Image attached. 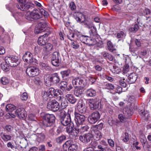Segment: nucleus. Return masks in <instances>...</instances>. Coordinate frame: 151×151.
Masks as SVG:
<instances>
[{
    "label": "nucleus",
    "mask_w": 151,
    "mask_h": 151,
    "mask_svg": "<svg viewBox=\"0 0 151 151\" xmlns=\"http://www.w3.org/2000/svg\"><path fill=\"white\" fill-rule=\"evenodd\" d=\"M42 17V14L37 9H34L31 12H28L25 15V18L26 19L31 21L39 19Z\"/></svg>",
    "instance_id": "nucleus-1"
},
{
    "label": "nucleus",
    "mask_w": 151,
    "mask_h": 151,
    "mask_svg": "<svg viewBox=\"0 0 151 151\" xmlns=\"http://www.w3.org/2000/svg\"><path fill=\"white\" fill-rule=\"evenodd\" d=\"M60 116L61 118L60 122L62 124L65 126L71 125V119L70 114L68 113H66L64 110H62L60 112Z\"/></svg>",
    "instance_id": "nucleus-2"
},
{
    "label": "nucleus",
    "mask_w": 151,
    "mask_h": 151,
    "mask_svg": "<svg viewBox=\"0 0 151 151\" xmlns=\"http://www.w3.org/2000/svg\"><path fill=\"white\" fill-rule=\"evenodd\" d=\"M44 125L46 127H50L55 122V117L53 114H45L43 116Z\"/></svg>",
    "instance_id": "nucleus-3"
},
{
    "label": "nucleus",
    "mask_w": 151,
    "mask_h": 151,
    "mask_svg": "<svg viewBox=\"0 0 151 151\" xmlns=\"http://www.w3.org/2000/svg\"><path fill=\"white\" fill-rule=\"evenodd\" d=\"M88 104L89 108L91 110L101 108V101L99 98L89 99Z\"/></svg>",
    "instance_id": "nucleus-4"
},
{
    "label": "nucleus",
    "mask_w": 151,
    "mask_h": 151,
    "mask_svg": "<svg viewBox=\"0 0 151 151\" xmlns=\"http://www.w3.org/2000/svg\"><path fill=\"white\" fill-rule=\"evenodd\" d=\"M60 78L58 75H53L52 76H46L44 77V81L47 86L51 85L52 83H57L60 81Z\"/></svg>",
    "instance_id": "nucleus-5"
},
{
    "label": "nucleus",
    "mask_w": 151,
    "mask_h": 151,
    "mask_svg": "<svg viewBox=\"0 0 151 151\" xmlns=\"http://www.w3.org/2000/svg\"><path fill=\"white\" fill-rule=\"evenodd\" d=\"M72 83L75 87L84 88L86 85L85 80L79 77L74 78L72 80Z\"/></svg>",
    "instance_id": "nucleus-6"
},
{
    "label": "nucleus",
    "mask_w": 151,
    "mask_h": 151,
    "mask_svg": "<svg viewBox=\"0 0 151 151\" xmlns=\"http://www.w3.org/2000/svg\"><path fill=\"white\" fill-rule=\"evenodd\" d=\"M74 115V120L77 126L79 127L80 125L84 123L86 117L84 115H81L76 112H75Z\"/></svg>",
    "instance_id": "nucleus-7"
},
{
    "label": "nucleus",
    "mask_w": 151,
    "mask_h": 151,
    "mask_svg": "<svg viewBox=\"0 0 151 151\" xmlns=\"http://www.w3.org/2000/svg\"><path fill=\"white\" fill-rule=\"evenodd\" d=\"M19 3L16 6L17 8L22 11H25L29 9L31 7V5L29 3H25L27 0H18Z\"/></svg>",
    "instance_id": "nucleus-8"
},
{
    "label": "nucleus",
    "mask_w": 151,
    "mask_h": 151,
    "mask_svg": "<svg viewBox=\"0 0 151 151\" xmlns=\"http://www.w3.org/2000/svg\"><path fill=\"white\" fill-rule=\"evenodd\" d=\"M85 27L90 29L89 33L91 37L96 36L97 35L96 29L92 22H87L84 23Z\"/></svg>",
    "instance_id": "nucleus-9"
},
{
    "label": "nucleus",
    "mask_w": 151,
    "mask_h": 151,
    "mask_svg": "<svg viewBox=\"0 0 151 151\" xmlns=\"http://www.w3.org/2000/svg\"><path fill=\"white\" fill-rule=\"evenodd\" d=\"M5 59L6 63L11 67L16 66L19 63L17 58L14 56L6 57Z\"/></svg>",
    "instance_id": "nucleus-10"
},
{
    "label": "nucleus",
    "mask_w": 151,
    "mask_h": 151,
    "mask_svg": "<svg viewBox=\"0 0 151 151\" xmlns=\"http://www.w3.org/2000/svg\"><path fill=\"white\" fill-rule=\"evenodd\" d=\"M59 103L55 100H53L48 102L47 104V108L53 111H57L59 109Z\"/></svg>",
    "instance_id": "nucleus-11"
},
{
    "label": "nucleus",
    "mask_w": 151,
    "mask_h": 151,
    "mask_svg": "<svg viewBox=\"0 0 151 151\" xmlns=\"http://www.w3.org/2000/svg\"><path fill=\"white\" fill-rule=\"evenodd\" d=\"M100 115L97 111L93 113L89 116L88 120L91 124H94L100 119Z\"/></svg>",
    "instance_id": "nucleus-12"
},
{
    "label": "nucleus",
    "mask_w": 151,
    "mask_h": 151,
    "mask_svg": "<svg viewBox=\"0 0 151 151\" xmlns=\"http://www.w3.org/2000/svg\"><path fill=\"white\" fill-rule=\"evenodd\" d=\"M61 62L59 58V54L58 52H54L52 55L51 59L52 64L54 66L57 67L59 65Z\"/></svg>",
    "instance_id": "nucleus-13"
},
{
    "label": "nucleus",
    "mask_w": 151,
    "mask_h": 151,
    "mask_svg": "<svg viewBox=\"0 0 151 151\" xmlns=\"http://www.w3.org/2000/svg\"><path fill=\"white\" fill-rule=\"evenodd\" d=\"M26 72L29 76L32 77L37 76L39 74L38 69L34 67H28L26 70Z\"/></svg>",
    "instance_id": "nucleus-14"
},
{
    "label": "nucleus",
    "mask_w": 151,
    "mask_h": 151,
    "mask_svg": "<svg viewBox=\"0 0 151 151\" xmlns=\"http://www.w3.org/2000/svg\"><path fill=\"white\" fill-rule=\"evenodd\" d=\"M23 59L24 62L30 64H32L34 61L32 54L28 51L26 52L23 55Z\"/></svg>",
    "instance_id": "nucleus-15"
},
{
    "label": "nucleus",
    "mask_w": 151,
    "mask_h": 151,
    "mask_svg": "<svg viewBox=\"0 0 151 151\" xmlns=\"http://www.w3.org/2000/svg\"><path fill=\"white\" fill-rule=\"evenodd\" d=\"M49 34L46 33L43 35L40 36L37 40L38 44L40 46H43L45 45L47 42L48 38V36Z\"/></svg>",
    "instance_id": "nucleus-16"
},
{
    "label": "nucleus",
    "mask_w": 151,
    "mask_h": 151,
    "mask_svg": "<svg viewBox=\"0 0 151 151\" xmlns=\"http://www.w3.org/2000/svg\"><path fill=\"white\" fill-rule=\"evenodd\" d=\"M26 112L23 108L17 109L15 111V114L20 119H24L26 116Z\"/></svg>",
    "instance_id": "nucleus-17"
},
{
    "label": "nucleus",
    "mask_w": 151,
    "mask_h": 151,
    "mask_svg": "<svg viewBox=\"0 0 151 151\" xmlns=\"http://www.w3.org/2000/svg\"><path fill=\"white\" fill-rule=\"evenodd\" d=\"M77 109L79 112L82 113H85L86 112V107L82 100H80L78 101Z\"/></svg>",
    "instance_id": "nucleus-18"
},
{
    "label": "nucleus",
    "mask_w": 151,
    "mask_h": 151,
    "mask_svg": "<svg viewBox=\"0 0 151 151\" xmlns=\"http://www.w3.org/2000/svg\"><path fill=\"white\" fill-rule=\"evenodd\" d=\"M79 139L81 142H90L93 141V137L91 134L89 133L84 135L80 136Z\"/></svg>",
    "instance_id": "nucleus-19"
},
{
    "label": "nucleus",
    "mask_w": 151,
    "mask_h": 151,
    "mask_svg": "<svg viewBox=\"0 0 151 151\" xmlns=\"http://www.w3.org/2000/svg\"><path fill=\"white\" fill-rule=\"evenodd\" d=\"M123 115L120 114L119 115L118 118L121 122H122L124 120L129 118L132 115L130 111H125L123 113Z\"/></svg>",
    "instance_id": "nucleus-20"
},
{
    "label": "nucleus",
    "mask_w": 151,
    "mask_h": 151,
    "mask_svg": "<svg viewBox=\"0 0 151 151\" xmlns=\"http://www.w3.org/2000/svg\"><path fill=\"white\" fill-rule=\"evenodd\" d=\"M75 19L77 22H82L84 20V16L81 13H75L74 14Z\"/></svg>",
    "instance_id": "nucleus-21"
},
{
    "label": "nucleus",
    "mask_w": 151,
    "mask_h": 151,
    "mask_svg": "<svg viewBox=\"0 0 151 151\" xmlns=\"http://www.w3.org/2000/svg\"><path fill=\"white\" fill-rule=\"evenodd\" d=\"M50 96V98H52L53 95L55 96H58V90H55L54 88H50L47 91Z\"/></svg>",
    "instance_id": "nucleus-22"
},
{
    "label": "nucleus",
    "mask_w": 151,
    "mask_h": 151,
    "mask_svg": "<svg viewBox=\"0 0 151 151\" xmlns=\"http://www.w3.org/2000/svg\"><path fill=\"white\" fill-rule=\"evenodd\" d=\"M138 77L137 75L135 73H132L128 76L129 81H128L129 83H134L137 80Z\"/></svg>",
    "instance_id": "nucleus-23"
},
{
    "label": "nucleus",
    "mask_w": 151,
    "mask_h": 151,
    "mask_svg": "<svg viewBox=\"0 0 151 151\" xmlns=\"http://www.w3.org/2000/svg\"><path fill=\"white\" fill-rule=\"evenodd\" d=\"M66 98L71 103L74 104L76 101V99L72 94H68L65 96Z\"/></svg>",
    "instance_id": "nucleus-24"
},
{
    "label": "nucleus",
    "mask_w": 151,
    "mask_h": 151,
    "mask_svg": "<svg viewBox=\"0 0 151 151\" xmlns=\"http://www.w3.org/2000/svg\"><path fill=\"white\" fill-rule=\"evenodd\" d=\"M96 90L92 88L88 89L86 91V95L88 97H92L96 95Z\"/></svg>",
    "instance_id": "nucleus-25"
},
{
    "label": "nucleus",
    "mask_w": 151,
    "mask_h": 151,
    "mask_svg": "<svg viewBox=\"0 0 151 151\" xmlns=\"http://www.w3.org/2000/svg\"><path fill=\"white\" fill-rule=\"evenodd\" d=\"M74 90V93L75 95L78 96L80 97L83 94V88L81 87H76Z\"/></svg>",
    "instance_id": "nucleus-26"
},
{
    "label": "nucleus",
    "mask_w": 151,
    "mask_h": 151,
    "mask_svg": "<svg viewBox=\"0 0 151 151\" xmlns=\"http://www.w3.org/2000/svg\"><path fill=\"white\" fill-rule=\"evenodd\" d=\"M44 49H45L44 52H45L46 54H48L52 50L53 46L50 43H47L45 44Z\"/></svg>",
    "instance_id": "nucleus-27"
},
{
    "label": "nucleus",
    "mask_w": 151,
    "mask_h": 151,
    "mask_svg": "<svg viewBox=\"0 0 151 151\" xmlns=\"http://www.w3.org/2000/svg\"><path fill=\"white\" fill-rule=\"evenodd\" d=\"M6 111L7 112H12L16 108V107L11 104H8L6 106Z\"/></svg>",
    "instance_id": "nucleus-28"
},
{
    "label": "nucleus",
    "mask_w": 151,
    "mask_h": 151,
    "mask_svg": "<svg viewBox=\"0 0 151 151\" xmlns=\"http://www.w3.org/2000/svg\"><path fill=\"white\" fill-rule=\"evenodd\" d=\"M142 145L145 151H150L151 147V142H143Z\"/></svg>",
    "instance_id": "nucleus-29"
},
{
    "label": "nucleus",
    "mask_w": 151,
    "mask_h": 151,
    "mask_svg": "<svg viewBox=\"0 0 151 151\" xmlns=\"http://www.w3.org/2000/svg\"><path fill=\"white\" fill-rule=\"evenodd\" d=\"M78 127H75L73 129L72 132L71 133L70 136L72 135L73 137H75L78 135L79 132H80V129L78 128ZM70 137L71 136H70Z\"/></svg>",
    "instance_id": "nucleus-30"
},
{
    "label": "nucleus",
    "mask_w": 151,
    "mask_h": 151,
    "mask_svg": "<svg viewBox=\"0 0 151 151\" xmlns=\"http://www.w3.org/2000/svg\"><path fill=\"white\" fill-rule=\"evenodd\" d=\"M37 142L43 141L45 138L44 134L42 133L37 134Z\"/></svg>",
    "instance_id": "nucleus-31"
},
{
    "label": "nucleus",
    "mask_w": 151,
    "mask_h": 151,
    "mask_svg": "<svg viewBox=\"0 0 151 151\" xmlns=\"http://www.w3.org/2000/svg\"><path fill=\"white\" fill-rule=\"evenodd\" d=\"M9 64L6 63L5 61V63H3L1 64V67L3 70L7 71L9 70Z\"/></svg>",
    "instance_id": "nucleus-32"
},
{
    "label": "nucleus",
    "mask_w": 151,
    "mask_h": 151,
    "mask_svg": "<svg viewBox=\"0 0 151 151\" xmlns=\"http://www.w3.org/2000/svg\"><path fill=\"white\" fill-rule=\"evenodd\" d=\"M78 147V145L76 144L70 145L68 147V151H76Z\"/></svg>",
    "instance_id": "nucleus-33"
},
{
    "label": "nucleus",
    "mask_w": 151,
    "mask_h": 151,
    "mask_svg": "<svg viewBox=\"0 0 151 151\" xmlns=\"http://www.w3.org/2000/svg\"><path fill=\"white\" fill-rule=\"evenodd\" d=\"M68 85L67 83L65 81H61L60 84V88L63 91H65L67 86Z\"/></svg>",
    "instance_id": "nucleus-34"
},
{
    "label": "nucleus",
    "mask_w": 151,
    "mask_h": 151,
    "mask_svg": "<svg viewBox=\"0 0 151 151\" xmlns=\"http://www.w3.org/2000/svg\"><path fill=\"white\" fill-rule=\"evenodd\" d=\"M89 127L88 126L86 125H81V127L80 129V133H82L84 132L87 131Z\"/></svg>",
    "instance_id": "nucleus-35"
},
{
    "label": "nucleus",
    "mask_w": 151,
    "mask_h": 151,
    "mask_svg": "<svg viewBox=\"0 0 151 151\" xmlns=\"http://www.w3.org/2000/svg\"><path fill=\"white\" fill-rule=\"evenodd\" d=\"M70 71L69 70L62 71L60 72V73L62 76L63 77L68 76L70 73Z\"/></svg>",
    "instance_id": "nucleus-36"
},
{
    "label": "nucleus",
    "mask_w": 151,
    "mask_h": 151,
    "mask_svg": "<svg viewBox=\"0 0 151 151\" xmlns=\"http://www.w3.org/2000/svg\"><path fill=\"white\" fill-rule=\"evenodd\" d=\"M139 29V27L137 24H135L134 26L133 27H132L129 28V31L131 32H133L137 31Z\"/></svg>",
    "instance_id": "nucleus-37"
},
{
    "label": "nucleus",
    "mask_w": 151,
    "mask_h": 151,
    "mask_svg": "<svg viewBox=\"0 0 151 151\" xmlns=\"http://www.w3.org/2000/svg\"><path fill=\"white\" fill-rule=\"evenodd\" d=\"M73 124H71V125L68 126L66 129V132L69 134L70 136L71 133L73 129Z\"/></svg>",
    "instance_id": "nucleus-38"
},
{
    "label": "nucleus",
    "mask_w": 151,
    "mask_h": 151,
    "mask_svg": "<svg viewBox=\"0 0 151 151\" xmlns=\"http://www.w3.org/2000/svg\"><path fill=\"white\" fill-rule=\"evenodd\" d=\"M38 25L40 27V29L44 31L45 28L47 26V24L45 22H41L38 24Z\"/></svg>",
    "instance_id": "nucleus-39"
},
{
    "label": "nucleus",
    "mask_w": 151,
    "mask_h": 151,
    "mask_svg": "<svg viewBox=\"0 0 151 151\" xmlns=\"http://www.w3.org/2000/svg\"><path fill=\"white\" fill-rule=\"evenodd\" d=\"M111 70L112 72L114 73H118L120 71L119 67L116 66H113Z\"/></svg>",
    "instance_id": "nucleus-40"
},
{
    "label": "nucleus",
    "mask_w": 151,
    "mask_h": 151,
    "mask_svg": "<svg viewBox=\"0 0 151 151\" xmlns=\"http://www.w3.org/2000/svg\"><path fill=\"white\" fill-rule=\"evenodd\" d=\"M88 37L87 36L82 35L80 37L81 40L83 43L88 42Z\"/></svg>",
    "instance_id": "nucleus-41"
},
{
    "label": "nucleus",
    "mask_w": 151,
    "mask_h": 151,
    "mask_svg": "<svg viewBox=\"0 0 151 151\" xmlns=\"http://www.w3.org/2000/svg\"><path fill=\"white\" fill-rule=\"evenodd\" d=\"M1 83L4 85L7 84L9 83V80L6 77H2L1 79Z\"/></svg>",
    "instance_id": "nucleus-42"
},
{
    "label": "nucleus",
    "mask_w": 151,
    "mask_h": 151,
    "mask_svg": "<svg viewBox=\"0 0 151 151\" xmlns=\"http://www.w3.org/2000/svg\"><path fill=\"white\" fill-rule=\"evenodd\" d=\"M70 45V46L74 49H77L79 47V45L76 42H72Z\"/></svg>",
    "instance_id": "nucleus-43"
},
{
    "label": "nucleus",
    "mask_w": 151,
    "mask_h": 151,
    "mask_svg": "<svg viewBox=\"0 0 151 151\" xmlns=\"http://www.w3.org/2000/svg\"><path fill=\"white\" fill-rule=\"evenodd\" d=\"M27 93L26 92L23 93L20 96V99L22 100L26 101L28 99Z\"/></svg>",
    "instance_id": "nucleus-44"
},
{
    "label": "nucleus",
    "mask_w": 151,
    "mask_h": 151,
    "mask_svg": "<svg viewBox=\"0 0 151 151\" xmlns=\"http://www.w3.org/2000/svg\"><path fill=\"white\" fill-rule=\"evenodd\" d=\"M94 136L98 139L96 140L97 141L99 139L101 138V132L97 130H96V131Z\"/></svg>",
    "instance_id": "nucleus-45"
},
{
    "label": "nucleus",
    "mask_w": 151,
    "mask_h": 151,
    "mask_svg": "<svg viewBox=\"0 0 151 151\" xmlns=\"http://www.w3.org/2000/svg\"><path fill=\"white\" fill-rule=\"evenodd\" d=\"M107 45L108 46V48L109 51L113 52L114 50V47L111 42L109 41L107 42Z\"/></svg>",
    "instance_id": "nucleus-46"
},
{
    "label": "nucleus",
    "mask_w": 151,
    "mask_h": 151,
    "mask_svg": "<svg viewBox=\"0 0 151 151\" xmlns=\"http://www.w3.org/2000/svg\"><path fill=\"white\" fill-rule=\"evenodd\" d=\"M2 138L4 141H8L11 139V137L9 135H8L4 134L2 136Z\"/></svg>",
    "instance_id": "nucleus-47"
},
{
    "label": "nucleus",
    "mask_w": 151,
    "mask_h": 151,
    "mask_svg": "<svg viewBox=\"0 0 151 151\" xmlns=\"http://www.w3.org/2000/svg\"><path fill=\"white\" fill-rule=\"evenodd\" d=\"M42 96L43 99L45 100H46L49 98H50V96L47 91L44 92L42 93Z\"/></svg>",
    "instance_id": "nucleus-48"
},
{
    "label": "nucleus",
    "mask_w": 151,
    "mask_h": 151,
    "mask_svg": "<svg viewBox=\"0 0 151 151\" xmlns=\"http://www.w3.org/2000/svg\"><path fill=\"white\" fill-rule=\"evenodd\" d=\"M65 136L64 135H62L57 138L56 141L57 142H62L65 140Z\"/></svg>",
    "instance_id": "nucleus-49"
},
{
    "label": "nucleus",
    "mask_w": 151,
    "mask_h": 151,
    "mask_svg": "<svg viewBox=\"0 0 151 151\" xmlns=\"http://www.w3.org/2000/svg\"><path fill=\"white\" fill-rule=\"evenodd\" d=\"M126 36V34L123 31H121L118 33L117 35V37L118 38H122Z\"/></svg>",
    "instance_id": "nucleus-50"
},
{
    "label": "nucleus",
    "mask_w": 151,
    "mask_h": 151,
    "mask_svg": "<svg viewBox=\"0 0 151 151\" xmlns=\"http://www.w3.org/2000/svg\"><path fill=\"white\" fill-rule=\"evenodd\" d=\"M135 100V97L133 96H130L128 97L127 101L129 103L134 102Z\"/></svg>",
    "instance_id": "nucleus-51"
},
{
    "label": "nucleus",
    "mask_w": 151,
    "mask_h": 151,
    "mask_svg": "<svg viewBox=\"0 0 151 151\" xmlns=\"http://www.w3.org/2000/svg\"><path fill=\"white\" fill-rule=\"evenodd\" d=\"M40 66L41 67L42 69L47 70L50 69V67L47 65L45 63H41L40 65Z\"/></svg>",
    "instance_id": "nucleus-52"
},
{
    "label": "nucleus",
    "mask_w": 151,
    "mask_h": 151,
    "mask_svg": "<svg viewBox=\"0 0 151 151\" xmlns=\"http://www.w3.org/2000/svg\"><path fill=\"white\" fill-rule=\"evenodd\" d=\"M43 31H44L42 30V29H40L38 25L37 27H36L35 29V32L37 34L40 33Z\"/></svg>",
    "instance_id": "nucleus-53"
},
{
    "label": "nucleus",
    "mask_w": 151,
    "mask_h": 151,
    "mask_svg": "<svg viewBox=\"0 0 151 151\" xmlns=\"http://www.w3.org/2000/svg\"><path fill=\"white\" fill-rule=\"evenodd\" d=\"M68 38L71 41H73V39L75 37V35L73 33H70L67 35Z\"/></svg>",
    "instance_id": "nucleus-54"
},
{
    "label": "nucleus",
    "mask_w": 151,
    "mask_h": 151,
    "mask_svg": "<svg viewBox=\"0 0 151 151\" xmlns=\"http://www.w3.org/2000/svg\"><path fill=\"white\" fill-rule=\"evenodd\" d=\"M106 86V88L108 89H113L114 88V86L111 84L107 83Z\"/></svg>",
    "instance_id": "nucleus-55"
},
{
    "label": "nucleus",
    "mask_w": 151,
    "mask_h": 151,
    "mask_svg": "<svg viewBox=\"0 0 151 151\" xmlns=\"http://www.w3.org/2000/svg\"><path fill=\"white\" fill-rule=\"evenodd\" d=\"M129 66L127 65H125L123 67L122 71L124 73H126L129 70Z\"/></svg>",
    "instance_id": "nucleus-56"
},
{
    "label": "nucleus",
    "mask_w": 151,
    "mask_h": 151,
    "mask_svg": "<svg viewBox=\"0 0 151 151\" xmlns=\"http://www.w3.org/2000/svg\"><path fill=\"white\" fill-rule=\"evenodd\" d=\"M124 138L122 139L123 142H127L129 140L128 134L127 133H125Z\"/></svg>",
    "instance_id": "nucleus-57"
},
{
    "label": "nucleus",
    "mask_w": 151,
    "mask_h": 151,
    "mask_svg": "<svg viewBox=\"0 0 151 151\" xmlns=\"http://www.w3.org/2000/svg\"><path fill=\"white\" fill-rule=\"evenodd\" d=\"M70 7L71 10H74L76 8L75 4L73 2H71L70 4Z\"/></svg>",
    "instance_id": "nucleus-58"
},
{
    "label": "nucleus",
    "mask_w": 151,
    "mask_h": 151,
    "mask_svg": "<svg viewBox=\"0 0 151 151\" xmlns=\"http://www.w3.org/2000/svg\"><path fill=\"white\" fill-rule=\"evenodd\" d=\"M5 128L6 130L8 132H10L12 129V127L11 126L9 125H6Z\"/></svg>",
    "instance_id": "nucleus-59"
},
{
    "label": "nucleus",
    "mask_w": 151,
    "mask_h": 151,
    "mask_svg": "<svg viewBox=\"0 0 151 151\" xmlns=\"http://www.w3.org/2000/svg\"><path fill=\"white\" fill-rule=\"evenodd\" d=\"M68 104L67 103L66 101H62L61 106L64 109L66 107V106H67Z\"/></svg>",
    "instance_id": "nucleus-60"
},
{
    "label": "nucleus",
    "mask_w": 151,
    "mask_h": 151,
    "mask_svg": "<svg viewBox=\"0 0 151 151\" xmlns=\"http://www.w3.org/2000/svg\"><path fill=\"white\" fill-rule=\"evenodd\" d=\"M5 53V50L4 49L3 47L0 46V55H3Z\"/></svg>",
    "instance_id": "nucleus-61"
},
{
    "label": "nucleus",
    "mask_w": 151,
    "mask_h": 151,
    "mask_svg": "<svg viewBox=\"0 0 151 151\" xmlns=\"http://www.w3.org/2000/svg\"><path fill=\"white\" fill-rule=\"evenodd\" d=\"M29 118L30 120L33 121L35 120V116L33 114H30L29 116Z\"/></svg>",
    "instance_id": "nucleus-62"
},
{
    "label": "nucleus",
    "mask_w": 151,
    "mask_h": 151,
    "mask_svg": "<svg viewBox=\"0 0 151 151\" xmlns=\"http://www.w3.org/2000/svg\"><path fill=\"white\" fill-rule=\"evenodd\" d=\"M73 87L71 84H68V86H67L65 90L67 91H70L71 89H72Z\"/></svg>",
    "instance_id": "nucleus-63"
},
{
    "label": "nucleus",
    "mask_w": 151,
    "mask_h": 151,
    "mask_svg": "<svg viewBox=\"0 0 151 151\" xmlns=\"http://www.w3.org/2000/svg\"><path fill=\"white\" fill-rule=\"evenodd\" d=\"M120 85L123 86V87H125L126 86L127 84L124 81L121 80L120 81Z\"/></svg>",
    "instance_id": "nucleus-64"
}]
</instances>
